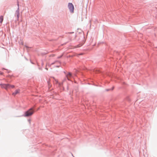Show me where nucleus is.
Here are the masks:
<instances>
[{
  "instance_id": "nucleus-7",
  "label": "nucleus",
  "mask_w": 157,
  "mask_h": 157,
  "mask_svg": "<svg viewBox=\"0 0 157 157\" xmlns=\"http://www.w3.org/2000/svg\"><path fill=\"white\" fill-rule=\"evenodd\" d=\"M3 16H0V22L2 23L3 21Z\"/></svg>"
},
{
  "instance_id": "nucleus-11",
  "label": "nucleus",
  "mask_w": 157,
  "mask_h": 157,
  "mask_svg": "<svg viewBox=\"0 0 157 157\" xmlns=\"http://www.w3.org/2000/svg\"><path fill=\"white\" fill-rule=\"evenodd\" d=\"M17 5H18V6H19V4H18V3L17 4Z\"/></svg>"
},
{
  "instance_id": "nucleus-9",
  "label": "nucleus",
  "mask_w": 157,
  "mask_h": 157,
  "mask_svg": "<svg viewBox=\"0 0 157 157\" xmlns=\"http://www.w3.org/2000/svg\"><path fill=\"white\" fill-rule=\"evenodd\" d=\"M14 87V86L13 85H10V88H13Z\"/></svg>"
},
{
  "instance_id": "nucleus-8",
  "label": "nucleus",
  "mask_w": 157,
  "mask_h": 157,
  "mask_svg": "<svg viewBox=\"0 0 157 157\" xmlns=\"http://www.w3.org/2000/svg\"><path fill=\"white\" fill-rule=\"evenodd\" d=\"M7 87H6V90H7L8 89L10 88V84H7Z\"/></svg>"
},
{
  "instance_id": "nucleus-5",
  "label": "nucleus",
  "mask_w": 157,
  "mask_h": 157,
  "mask_svg": "<svg viewBox=\"0 0 157 157\" xmlns=\"http://www.w3.org/2000/svg\"><path fill=\"white\" fill-rule=\"evenodd\" d=\"M0 86L2 88H5L6 90V87L7 86V84H0Z\"/></svg>"
},
{
  "instance_id": "nucleus-1",
  "label": "nucleus",
  "mask_w": 157,
  "mask_h": 157,
  "mask_svg": "<svg viewBox=\"0 0 157 157\" xmlns=\"http://www.w3.org/2000/svg\"><path fill=\"white\" fill-rule=\"evenodd\" d=\"M34 111L33 108H31L26 111L24 115L25 117H28L32 116L34 113Z\"/></svg>"
},
{
  "instance_id": "nucleus-3",
  "label": "nucleus",
  "mask_w": 157,
  "mask_h": 157,
  "mask_svg": "<svg viewBox=\"0 0 157 157\" xmlns=\"http://www.w3.org/2000/svg\"><path fill=\"white\" fill-rule=\"evenodd\" d=\"M66 77L68 80H70V79L72 77L71 73L70 72H68L66 75Z\"/></svg>"
},
{
  "instance_id": "nucleus-2",
  "label": "nucleus",
  "mask_w": 157,
  "mask_h": 157,
  "mask_svg": "<svg viewBox=\"0 0 157 157\" xmlns=\"http://www.w3.org/2000/svg\"><path fill=\"white\" fill-rule=\"evenodd\" d=\"M68 7L70 12L72 13H74V8L73 4L71 3H69Z\"/></svg>"
},
{
  "instance_id": "nucleus-4",
  "label": "nucleus",
  "mask_w": 157,
  "mask_h": 157,
  "mask_svg": "<svg viewBox=\"0 0 157 157\" xmlns=\"http://www.w3.org/2000/svg\"><path fill=\"white\" fill-rule=\"evenodd\" d=\"M20 90L17 89L15 90V91L12 93V95L14 96H15L16 94L19 93Z\"/></svg>"
},
{
  "instance_id": "nucleus-6",
  "label": "nucleus",
  "mask_w": 157,
  "mask_h": 157,
  "mask_svg": "<svg viewBox=\"0 0 157 157\" xmlns=\"http://www.w3.org/2000/svg\"><path fill=\"white\" fill-rule=\"evenodd\" d=\"M15 14L17 16V20H18V19H19V16H20V13H19V10H17L16 11V12Z\"/></svg>"
},
{
  "instance_id": "nucleus-10",
  "label": "nucleus",
  "mask_w": 157,
  "mask_h": 157,
  "mask_svg": "<svg viewBox=\"0 0 157 157\" xmlns=\"http://www.w3.org/2000/svg\"><path fill=\"white\" fill-rule=\"evenodd\" d=\"M74 32H71V33H73Z\"/></svg>"
}]
</instances>
